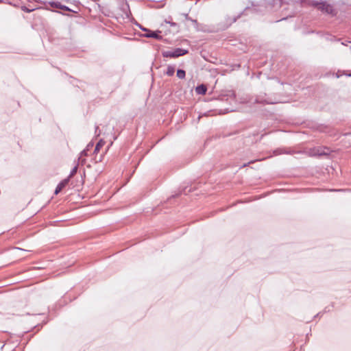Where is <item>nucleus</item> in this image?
Here are the masks:
<instances>
[{"label": "nucleus", "instance_id": "obj_1", "mask_svg": "<svg viewBox=\"0 0 351 351\" xmlns=\"http://www.w3.org/2000/svg\"><path fill=\"white\" fill-rule=\"evenodd\" d=\"M188 53V50L182 48H176L173 51H168L162 53V56L166 58H178L184 56Z\"/></svg>", "mask_w": 351, "mask_h": 351}, {"label": "nucleus", "instance_id": "obj_2", "mask_svg": "<svg viewBox=\"0 0 351 351\" xmlns=\"http://www.w3.org/2000/svg\"><path fill=\"white\" fill-rule=\"evenodd\" d=\"M254 103L265 105L276 104L277 101L271 97L267 96L266 94H260L256 97Z\"/></svg>", "mask_w": 351, "mask_h": 351}, {"label": "nucleus", "instance_id": "obj_3", "mask_svg": "<svg viewBox=\"0 0 351 351\" xmlns=\"http://www.w3.org/2000/svg\"><path fill=\"white\" fill-rule=\"evenodd\" d=\"M318 10H321L322 12L331 14H332L335 11L331 4L323 1H322L321 3H319V7Z\"/></svg>", "mask_w": 351, "mask_h": 351}, {"label": "nucleus", "instance_id": "obj_4", "mask_svg": "<svg viewBox=\"0 0 351 351\" xmlns=\"http://www.w3.org/2000/svg\"><path fill=\"white\" fill-rule=\"evenodd\" d=\"M141 29L145 32H147V33L144 35V36L146 38H156L157 40H161L162 38V36L160 35V31L152 32V31H149L145 28H143L141 27Z\"/></svg>", "mask_w": 351, "mask_h": 351}, {"label": "nucleus", "instance_id": "obj_5", "mask_svg": "<svg viewBox=\"0 0 351 351\" xmlns=\"http://www.w3.org/2000/svg\"><path fill=\"white\" fill-rule=\"evenodd\" d=\"M69 178H67L63 180L62 181H61L56 188L55 194L56 195L58 194L62 190V189H64L66 186V184L69 183Z\"/></svg>", "mask_w": 351, "mask_h": 351}, {"label": "nucleus", "instance_id": "obj_6", "mask_svg": "<svg viewBox=\"0 0 351 351\" xmlns=\"http://www.w3.org/2000/svg\"><path fill=\"white\" fill-rule=\"evenodd\" d=\"M207 91V88L204 84H201L195 88V92L199 95H205Z\"/></svg>", "mask_w": 351, "mask_h": 351}, {"label": "nucleus", "instance_id": "obj_7", "mask_svg": "<svg viewBox=\"0 0 351 351\" xmlns=\"http://www.w3.org/2000/svg\"><path fill=\"white\" fill-rule=\"evenodd\" d=\"M174 73H175L174 66L169 65L167 68L165 74L168 76H172V75H173Z\"/></svg>", "mask_w": 351, "mask_h": 351}, {"label": "nucleus", "instance_id": "obj_8", "mask_svg": "<svg viewBox=\"0 0 351 351\" xmlns=\"http://www.w3.org/2000/svg\"><path fill=\"white\" fill-rule=\"evenodd\" d=\"M105 144V141L102 139H101L96 145L94 153H97L99 152V149L102 147Z\"/></svg>", "mask_w": 351, "mask_h": 351}, {"label": "nucleus", "instance_id": "obj_9", "mask_svg": "<svg viewBox=\"0 0 351 351\" xmlns=\"http://www.w3.org/2000/svg\"><path fill=\"white\" fill-rule=\"evenodd\" d=\"M176 75L179 79H184L186 76V72L183 69H178Z\"/></svg>", "mask_w": 351, "mask_h": 351}, {"label": "nucleus", "instance_id": "obj_10", "mask_svg": "<svg viewBox=\"0 0 351 351\" xmlns=\"http://www.w3.org/2000/svg\"><path fill=\"white\" fill-rule=\"evenodd\" d=\"M322 1H319V0H312L310 1V5L313 6V7H315L317 8V9L319 8V3H322Z\"/></svg>", "mask_w": 351, "mask_h": 351}, {"label": "nucleus", "instance_id": "obj_11", "mask_svg": "<svg viewBox=\"0 0 351 351\" xmlns=\"http://www.w3.org/2000/svg\"><path fill=\"white\" fill-rule=\"evenodd\" d=\"M77 167L75 166L71 171L70 174L68 178H69V179H70L71 177H73L77 173Z\"/></svg>", "mask_w": 351, "mask_h": 351}, {"label": "nucleus", "instance_id": "obj_12", "mask_svg": "<svg viewBox=\"0 0 351 351\" xmlns=\"http://www.w3.org/2000/svg\"><path fill=\"white\" fill-rule=\"evenodd\" d=\"M184 16L186 20L191 21L193 23H194V24L197 23V21L195 19H192L191 17H189L188 14H184Z\"/></svg>", "mask_w": 351, "mask_h": 351}, {"label": "nucleus", "instance_id": "obj_13", "mask_svg": "<svg viewBox=\"0 0 351 351\" xmlns=\"http://www.w3.org/2000/svg\"><path fill=\"white\" fill-rule=\"evenodd\" d=\"M59 4H61V3L59 2H54V1L50 3V5L51 7L56 8H60Z\"/></svg>", "mask_w": 351, "mask_h": 351}, {"label": "nucleus", "instance_id": "obj_14", "mask_svg": "<svg viewBox=\"0 0 351 351\" xmlns=\"http://www.w3.org/2000/svg\"><path fill=\"white\" fill-rule=\"evenodd\" d=\"M88 150L84 149L83 151L81 152L80 153V159L82 157V156H87L88 154Z\"/></svg>", "mask_w": 351, "mask_h": 351}, {"label": "nucleus", "instance_id": "obj_15", "mask_svg": "<svg viewBox=\"0 0 351 351\" xmlns=\"http://www.w3.org/2000/svg\"><path fill=\"white\" fill-rule=\"evenodd\" d=\"M59 5H60V9H61V10H66V11H69L70 10V9L67 6H66V5H63L62 4H59Z\"/></svg>", "mask_w": 351, "mask_h": 351}, {"label": "nucleus", "instance_id": "obj_16", "mask_svg": "<svg viewBox=\"0 0 351 351\" xmlns=\"http://www.w3.org/2000/svg\"><path fill=\"white\" fill-rule=\"evenodd\" d=\"M95 134L97 136H99L101 134V131L99 130L98 126H96L95 128Z\"/></svg>", "mask_w": 351, "mask_h": 351}, {"label": "nucleus", "instance_id": "obj_17", "mask_svg": "<svg viewBox=\"0 0 351 351\" xmlns=\"http://www.w3.org/2000/svg\"><path fill=\"white\" fill-rule=\"evenodd\" d=\"M93 143L90 142V143H89L87 145V146H86V149H87L88 151H89V150H90V149L93 147Z\"/></svg>", "mask_w": 351, "mask_h": 351}, {"label": "nucleus", "instance_id": "obj_18", "mask_svg": "<svg viewBox=\"0 0 351 351\" xmlns=\"http://www.w3.org/2000/svg\"><path fill=\"white\" fill-rule=\"evenodd\" d=\"M165 22L169 23L172 27H176L177 26V23H176L168 21L167 20L165 21Z\"/></svg>", "mask_w": 351, "mask_h": 351}, {"label": "nucleus", "instance_id": "obj_19", "mask_svg": "<svg viewBox=\"0 0 351 351\" xmlns=\"http://www.w3.org/2000/svg\"><path fill=\"white\" fill-rule=\"evenodd\" d=\"M239 17H240V15H238L237 17H234L233 19H232V23L235 22L237 20V19L239 18Z\"/></svg>", "mask_w": 351, "mask_h": 351}, {"label": "nucleus", "instance_id": "obj_20", "mask_svg": "<svg viewBox=\"0 0 351 351\" xmlns=\"http://www.w3.org/2000/svg\"><path fill=\"white\" fill-rule=\"evenodd\" d=\"M341 75H342V74H339V71H338V72L336 73V77H337V78H339Z\"/></svg>", "mask_w": 351, "mask_h": 351}, {"label": "nucleus", "instance_id": "obj_21", "mask_svg": "<svg viewBox=\"0 0 351 351\" xmlns=\"http://www.w3.org/2000/svg\"><path fill=\"white\" fill-rule=\"evenodd\" d=\"M318 154L319 155H322V154H325V153H319Z\"/></svg>", "mask_w": 351, "mask_h": 351}, {"label": "nucleus", "instance_id": "obj_22", "mask_svg": "<svg viewBox=\"0 0 351 351\" xmlns=\"http://www.w3.org/2000/svg\"><path fill=\"white\" fill-rule=\"evenodd\" d=\"M348 76L351 77V74H346Z\"/></svg>", "mask_w": 351, "mask_h": 351}]
</instances>
